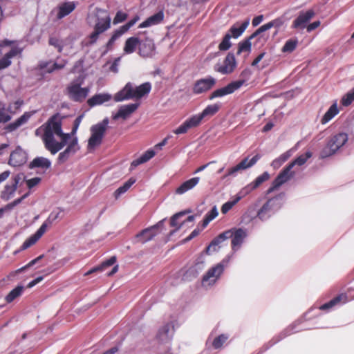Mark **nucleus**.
<instances>
[{
	"instance_id": "nucleus-25",
	"label": "nucleus",
	"mask_w": 354,
	"mask_h": 354,
	"mask_svg": "<svg viewBox=\"0 0 354 354\" xmlns=\"http://www.w3.org/2000/svg\"><path fill=\"white\" fill-rule=\"evenodd\" d=\"M158 234V225H153L150 227L142 230L140 233L136 234L138 241L145 243L152 240Z\"/></svg>"
},
{
	"instance_id": "nucleus-22",
	"label": "nucleus",
	"mask_w": 354,
	"mask_h": 354,
	"mask_svg": "<svg viewBox=\"0 0 354 354\" xmlns=\"http://www.w3.org/2000/svg\"><path fill=\"white\" fill-rule=\"evenodd\" d=\"M61 210L53 211L47 218V219L42 223L40 227L35 233L39 239L45 234L48 228L50 227L53 222H55L59 217Z\"/></svg>"
},
{
	"instance_id": "nucleus-24",
	"label": "nucleus",
	"mask_w": 354,
	"mask_h": 354,
	"mask_svg": "<svg viewBox=\"0 0 354 354\" xmlns=\"http://www.w3.org/2000/svg\"><path fill=\"white\" fill-rule=\"evenodd\" d=\"M349 300H350V299L348 298V297L346 292L341 293V294L337 295L336 297H335L333 299H332L329 301L320 306L319 309L322 310H328L336 306L344 304L347 303Z\"/></svg>"
},
{
	"instance_id": "nucleus-33",
	"label": "nucleus",
	"mask_w": 354,
	"mask_h": 354,
	"mask_svg": "<svg viewBox=\"0 0 354 354\" xmlns=\"http://www.w3.org/2000/svg\"><path fill=\"white\" fill-rule=\"evenodd\" d=\"M199 177H194L183 183L176 190L178 194H183L194 188L199 182Z\"/></svg>"
},
{
	"instance_id": "nucleus-52",
	"label": "nucleus",
	"mask_w": 354,
	"mask_h": 354,
	"mask_svg": "<svg viewBox=\"0 0 354 354\" xmlns=\"http://www.w3.org/2000/svg\"><path fill=\"white\" fill-rule=\"evenodd\" d=\"M79 149L80 147L78 146L77 138H73V140L69 142L67 147L66 148V150L68 151L71 154L75 153Z\"/></svg>"
},
{
	"instance_id": "nucleus-42",
	"label": "nucleus",
	"mask_w": 354,
	"mask_h": 354,
	"mask_svg": "<svg viewBox=\"0 0 354 354\" xmlns=\"http://www.w3.org/2000/svg\"><path fill=\"white\" fill-rule=\"evenodd\" d=\"M28 196V193L24 194L20 198H18L14 200L12 202L8 203L3 207L0 208V218H1L3 216V214L6 211H9L12 209L15 206L20 204L27 196Z\"/></svg>"
},
{
	"instance_id": "nucleus-58",
	"label": "nucleus",
	"mask_w": 354,
	"mask_h": 354,
	"mask_svg": "<svg viewBox=\"0 0 354 354\" xmlns=\"http://www.w3.org/2000/svg\"><path fill=\"white\" fill-rule=\"evenodd\" d=\"M41 181V178L39 177H35L26 180L27 187L29 189L33 188L35 186L37 185Z\"/></svg>"
},
{
	"instance_id": "nucleus-16",
	"label": "nucleus",
	"mask_w": 354,
	"mask_h": 354,
	"mask_svg": "<svg viewBox=\"0 0 354 354\" xmlns=\"http://www.w3.org/2000/svg\"><path fill=\"white\" fill-rule=\"evenodd\" d=\"M226 232H230L232 236L230 237L232 239L231 245L232 249L234 252L238 250L243 243L244 239L247 236V232L245 230L242 228H232Z\"/></svg>"
},
{
	"instance_id": "nucleus-35",
	"label": "nucleus",
	"mask_w": 354,
	"mask_h": 354,
	"mask_svg": "<svg viewBox=\"0 0 354 354\" xmlns=\"http://www.w3.org/2000/svg\"><path fill=\"white\" fill-rule=\"evenodd\" d=\"M116 262V257L115 256L111 257L109 259L103 261L100 265L95 266L84 274V276H88L92 273L97 272H102L106 268L113 266Z\"/></svg>"
},
{
	"instance_id": "nucleus-61",
	"label": "nucleus",
	"mask_w": 354,
	"mask_h": 354,
	"mask_svg": "<svg viewBox=\"0 0 354 354\" xmlns=\"http://www.w3.org/2000/svg\"><path fill=\"white\" fill-rule=\"evenodd\" d=\"M70 156H71V153L65 149L64 151L61 152L59 154L58 161L61 163H63L68 159Z\"/></svg>"
},
{
	"instance_id": "nucleus-18",
	"label": "nucleus",
	"mask_w": 354,
	"mask_h": 354,
	"mask_svg": "<svg viewBox=\"0 0 354 354\" xmlns=\"http://www.w3.org/2000/svg\"><path fill=\"white\" fill-rule=\"evenodd\" d=\"M27 161V153L21 147H18L10 156L8 164L12 167H20Z\"/></svg>"
},
{
	"instance_id": "nucleus-34",
	"label": "nucleus",
	"mask_w": 354,
	"mask_h": 354,
	"mask_svg": "<svg viewBox=\"0 0 354 354\" xmlns=\"http://www.w3.org/2000/svg\"><path fill=\"white\" fill-rule=\"evenodd\" d=\"M140 39L136 37H131L128 38L124 44L123 48L125 54H131L134 53L136 48L139 47Z\"/></svg>"
},
{
	"instance_id": "nucleus-38",
	"label": "nucleus",
	"mask_w": 354,
	"mask_h": 354,
	"mask_svg": "<svg viewBox=\"0 0 354 354\" xmlns=\"http://www.w3.org/2000/svg\"><path fill=\"white\" fill-rule=\"evenodd\" d=\"M156 153L152 149H149L146 151L142 156H140L137 159L134 160L131 166L136 167L139 165L143 164L149 161L151 158H152L155 156Z\"/></svg>"
},
{
	"instance_id": "nucleus-64",
	"label": "nucleus",
	"mask_w": 354,
	"mask_h": 354,
	"mask_svg": "<svg viewBox=\"0 0 354 354\" xmlns=\"http://www.w3.org/2000/svg\"><path fill=\"white\" fill-rule=\"evenodd\" d=\"M291 151L288 150L282 153L281 155H280V156L278 157V158L281 161V162L283 164L286 160H288V159L291 156Z\"/></svg>"
},
{
	"instance_id": "nucleus-56",
	"label": "nucleus",
	"mask_w": 354,
	"mask_h": 354,
	"mask_svg": "<svg viewBox=\"0 0 354 354\" xmlns=\"http://www.w3.org/2000/svg\"><path fill=\"white\" fill-rule=\"evenodd\" d=\"M284 17H280L270 21L271 28H279L284 24Z\"/></svg>"
},
{
	"instance_id": "nucleus-47",
	"label": "nucleus",
	"mask_w": 354,
	"mask_h": 354,
	"mask_svg": "<svg viewBox=\"0 0 354 354\" xmlns=\"http://www.w3.org/2000/svg\"><path fill=\"white\" fill-rule=\"evenodd\" d=\"M252 38H250V36L245 39V40L239 43L238 45V50L237 54L239 55L242 52H250L251 50V42L250 40Z\"/></svg>"
},
{
	"instance_id": "nucleus-3",
	"label": "nucleus",
	"mask_w": 354,
	"mask_h": 354,
	"mask_svg": "<svg viewBox=\"0 0 354 354\" xmlns=\"http://www.w3.org/2000/svg\"><path fill=\"white\" fill-rule=\"evenodd\" d=\"M151 89V85L149 82H145L135 88L131 83L129 82L115 95L114 100L115 102H121L129 99H140L148 95Z\"/></svg>"
},
{
	"instance_id": "nucleus-2",
	"label": "nucleus",
	"mask_w": 354,
	"mask_h": 354,
	"mask_svg": "<svg viewBox=\"0 0 354 354\" xmlns=\"http://www.w3.org/2000/svg\"><path fill=\"white\" fill-rule=\"evenodd\" d=\"M220 109L221 105L219 104H209L201 113L194 115L186 120L173 132L177 135L186 133L189 129L198 127L203 118L215 115Z\"/></svg>"
},
{
	"instance_id": "nucleus-48",
	"label": "nucleus",
	"mask_w": 354,
	"mask_h": 354,
	"mask_svg": "<svg viewBox=\"0 0 354 354\" xmlns=\"http://www.w3.org/2000/svg\"><path fill=\"white\" fill-rule=\"evenodd\" d=\"M39 239L38 236L35 234L31 235L29 238H28L22 244L20 248L21 250H25L32 245H35L37 241Z\"/></svg>"
},
{
	"instance_id": "nucleus-1",
	"label": "nucleus",
	"mask_w": 354,
	"mask_h": 354,
	"mask_svg": "<svg viewBox=\"0 0 354 354\" xmlns=\"http://www.w3.org/2000/svg\"><path fill=\"white\" fill-rule=\"evenodd\" d=\"M87 24L93 29L87 37L88 45H93L100 36L111 28V18L106 10L97 8L88 15Z\"/></svg>"
},
{
	"instance_id": "nucleus-43",
	"label": "nucleus",
	"mask_w": 354,
	"mask_h": 354,
	"mask_svg": "<svg viewBox=\"0 0 354 354\" xmlns=\"http://www.w3.org/2000/svg\"><path fill=\"white\" fill-rule=\"evenodd\" d=\"M9 113H12L10 106L6 109L5 104L0 101V123H6L11 120L12 117Z\"/></svg>"
},
{
	"instance_id": "nucleus-9",
	"label": "nucleus",
	"mask_w": 354,
	"mask_h": 354,
	"mask_svg": "<svg viewBox=\"0 0 354 354\" xmlns=\"http://www.w3.org/2000/svg\"><path fill=\"white\" fill-rule=\"evenodd\" d=\"M294 175L295 172L292 171L291 169L287 165L272 181L271 186L266 191V194H270L277 189L283 184L292 178Z\"/></svg>"
},
{
	"instance_id": "nucleus-5",
	"label": "nucleus",
	"mask_w": 354,
	"mask_h": 354,
	"mask_svg": "<svg viewBox=\"0 0 354 354\" xmlns=\"http://www.w3.org/2000/svg\"><path fill=\"white\" fill-rule=\"evenodd\" d=\"M109 119L104 118L102 122L93 125L91 128V136L88 141V149L91 150L100 145L107 129Z\"/></svg>"
},
{
	"instance_id": "nucleus-55",
	"label": "nucleus",
	"mask_w": 354,
	"mask_h": 354,
	"mask_svg": "<svg viewBox=\"0 0 354 354\" xmlns=\"http://www.w3.org/2000/svg\"><path fill=\"white\" fill-rule=\"evenodd\" d=\"M271 28L270 22L261 26L257 30H255L251 35L250 38H254L263 32H265Z\"/></svg>"
},
{
	"instance_id": "nucleus-63",
	"label": "nucleus",
	"mask_w": 354,
	"mask_h": 354,
	"mask_svg": "<svg viewBox=\"0 0 354 354\" xmlns=\"http://www.w3.org/2000/svg\"><path fill=\"white\" fill-rule=\"evenodd\" d=\"M170 330V324H167L165 326H163L159 330L158 335L161 336H168V333Z\"/></svg>"
},
{
	"instance_id": "nucleus-20",
	"label": "nucleus",
	"mask_w": 354,
	"mask_h": 354,
	"mask_svg": "<svg viewBox=\"0 0 354 354\" xmlns=\"http://www.w3.org/2000/svg\"><path fill=\"white\" fill-rule=\"evenodd\" d=\"M314 15L315 12L313 10L301 12L299 16L292 22V28L296 29L305 28L306 27V24L314 17Z\"/></svg>"
},
{
	"instance_id": "nucleus-15",
	"label": "nucleus",
	"mask_w": 354,
	"mask_h": 354,
	"mask_svg": "<svg viewBox=\"0 0 354 354\" xmlns=\"http://www.w3.org/2000/svg\"><path fill=\"white\" fill-rule=\"evenodd\" d=\"M236 66V62L235 57L233 53H229L225 57L223 64L222 65L216 64L215 66V71L223 74L232 73Z\"/></svg>"
},
{
	"instance_id": "nucleus-41",
	"label": "nucleus",
	"mask_w": 354,
	"mask_h": 354,
	"mask_svg": "<svg viewBox=\"0 0 354 354\" xmlns=\"http://www.w3.org/2000/svg\"><path fill=\"white\" fill-rule=\"evenodd\" d=\"M245 195L241 194V190L235 196L234 198L232 201H227L224 203L221 207V212L223 214H226L228 212L234 205H235L241 198L245 197Z\"/></svg>"
},
{
	"instance_id": "nucleus-28",
	"label": "nucleus",
	"mask_w": 354,
	"mask_h": 354,
	"mask_svg": "<svg viewBox=\"0 0 354 354\" xmlns=\"http://www.w3.org/2000/svg\"><path fill=\"white\" fill-rule=\"evenodd\" d=\"M231 236L232 234L230 232L225 231L220 234L212 241L209 246L207 248V253L211 254L213 252L217 251L220 248L219 245L224 241L230 239Z\"/></svg>"
},
{
	"instance_id": "nucleus-45",
	"label": "nucleus",
	"mask_w": 354,
	"mask_h": 354,
	"mask_svg": "<svg viewBox=\"0 0 354 354\" xmlns=\"http://www.w3.org/2000/svg\"><path fill=\"white\" fill-rule=\"evenodd\" d=\"M135 182L136 179L133 178H129L122 186H120L115 191V196L117 198L121 194L125 193L135 183Z\"/></svg>"
},
{
	"instance_id": "nucleus-19",
	"label": "nucleus",
	"mask_w": 354,
	"mask_h": 354,
	"mask_svg": "<svg viewBox=\"0 0 354 354\" xmlns=\"http://www.w3.org/2000/svg\"><path fill=\"white\" fill-rule=\"evenodd\" d=\"M270 178V176L268 171H264L262 174L259 176L254 180L252 183H249L244 187H243L241 190V194L243 195L247 196L253 190L257 189L260 187L264 182L268 180Z\"/></svg>"
},
{
	"instance_id": "nucleus-37",
	"label": "nucleus",
	"mask_w": 354,
	"mask_h": 354,
	"mask_svg": "<svg viewBox=\"0 0 354 354\" xmlns=\"http://www.w3.org/2000/svg\"><path fill=\"white\" fill-rule=\"evenodd\" d=\"M111 100V95L106 93L96 94L92 97L89 98L87 101L88 106H94L96 105L102 104L104 102H108Z\"/></svg>"
},
{
	"instance_id": "nucleus-49",
	"label": "nucleus",
	"mask_w": 354,
	"mask_h": 354,
	"mask_svg": "<svg viewBox=\"0 0 354 354\" xmlns=\"http://www.w3.org/2000/svg\"><path fill=\"white\" fill-rule=\"evenodd\" d=\"M297 39H288L286 41L285 44L282 48V52L283 53H291L296 48L297 46Z\"/></svg>"
},
{
	"instance_id": "nucleus-46",
	"label": "nucleus",
	"mask_w": 354,
	"mask_h": 354,
	"mask_svg": "<svg viewBox=\"0 0 354 354\" xmlns=\"http://www.w3.org/2000/svg\"><path fill=\"white\" fill-rule=\"evenodd\" d=\"M23 287L22 286H17L13 290H12L8 295L6 297V301L7 303H11L16 298L19 297L22 292H23Z\"/></svg>"
},
{
	"instance_id": "nucleus-26",
	"label": "nucleus",
	"mask_w": 354,
	"mask_h": 354,
	"mask_svg": "<svg viewBox=\"0 0 354 354\" xmlns=\"http://www.w3.org/2000/svg\"><path fill=\"white\" fill-rule=\"evenodd\" d=\"M21 53V48L19 47L12 48L9 52L6 53L4 56L0 59V71L9 67L12 64L11 59L17 55H20Z\"/></svg>"
},
{
	"instance_id": "nucleus-6",
	"label": "nucleus",
	"mask_w": 354,
	"mask_h": 354,
	"mask_svg": "<svg viewBox=\"0 0 354 354\" xmlns=\"http://www.w3.org/2000/svg\"><path fill=\"white\" fill-rule=\"evenodd\" d=\"M347 141L348 135L346 133H339L334 135L328 140L326 147L323 149L322 156L325 158L333 155Z\"/></svg>"
},
{
	"instance_id": "nucleus-23",
	"label": "nucleus",
	"mask_w": 354,
	"mask_h": 354,
	"mask_svg": "<svg viewBox=\"0 0 354 354\" xmlns=\"http://www.w3.org/2000/svg\"><path fill=\"white\" fill-rule=\"evenodd\" d=\"M61 210L53 211L47 218V219L42 223L40 227L35 233L39 239L45 234L48 228L50 227L53 222H55L59 217Z\"/></svg>"
},
{
	"instance_id": "nucleus-7",
	"label": "nucleus",
	"mask_w": 354,
	"mask_h": 354,
	"mask_svg": "<svg viewBox=\"0 0 354 354\" xmlns=\"http://www.w3.org/2000/svg\"><path fill=\"white\" fill-rule=\"evenodd\" d=\"M89 93L88 88H82L81 83L71 82L66 88V94L73 102H82Z\"/></svg>"
},
{
	"instance_id": "nucleus-8",
	"label": "nucleus",
	"mask_w": 354,
	"mask_h": 354,
	"mask_svg": "<svg viewBox=\"0 0 354 354\" xmlns=\"http://www.w3.org/2000/svg\"><path fill=\"white\" fill-rule=\"evenodd\" d=\"M21 180V174L12 177L10 181L6 183L0 192V198L3 201H8L15 196L18 184Z\"/></svg>"
},
{
	"instance_id": "nucleus-32",
	"label": "nucleus",
	"mask_w": 354,
	"mask_h": 354,
	"mask_svg": "<svg viewBox=\"0 0 354 354\" xmlns=\"http://www.w3.org/2000/svg\"><path fill=\"white\" fill-rule=\"evenodd\" d=\"M249 23V19H246L241 24H239L238 23H236L230 28L227 34L230 35L231 38L233 37L234 39H236L243 33V32L248 26Z\"/></svg>"
},
{
	"instance_id": "nucleus-59",
	"label": "nucleus",
	"mask_w": 354,
	"mask_h": 354,
	"mask_svg": "<svg viewBox=\"0 0 354 354\" xmlns=\"http://www.w3.org/2000/svg\"><path fill=\"white\" fill-rule=\"evenodd\" d=\"M119 37V36L117 35L115 32H113V35H111V38L108 41V42L106 44V47L107 50H111L113 48V46L115 41V40Z\"/></svg>"
},
{
	"instance_id": "nucleus-4",
	"label": "nucleus",
	"mask_w": 354,
	"mask_h": 354,
	"mask_svg": "<svg viewBox=\"0 0 354 354\" xmlns=\"http://www.w3.org/2000/svg\"><path fill=\"white\" fill-rule=\"evenodd\" d=\"M62 117L59 113H56L51 116L47 122L42 125L44 134L42 136V140L44 145L46 143L48 144L52 142V138L54 135L61 133L62 129Z\"/></svg>"
},
{
	"instance_id": "nucleus-60",
	"label": "nucleus",
	"mask_w": 354,
	"mask_h": 354,
	"mask_svg": "<svg viewBox=\"0 0 354 354\" xmlns=\"http://www.w3.org/2000/svg\"><path fill=\"white\" fill-rule=\"evenodd\" d=\"M49 44L56 47L58 51L61 53L62 51V46L59 44V40L55 37H50L49 39Z\"/></svg>"
},
{
	"instance_id": "nucleus-62",
	"label": "nucleus",
	"mask_w": 354,
	"mask_h": 354,
	"mask_svg": "<svg viewBox=\"0 0 354 354\" xmlns=\"http://www.w3.org/2000/svg\"><path fill=\"white\" fill-rule=\"evenodd\" d=\"M82 118H83V115H79L78 117H77L76 119L75 120V121L73 122V129L71 131L72 134H75L76 133V131L82 122Z\"/></svg>"
},
{
	"instance_id": "nucleus-21",
	"label": "nucleus",
	"mask_w": 354,
	"mask_h": 354,
	"mask_svg": "<svg viewBox=\"0 0 354 354\" xmlns=\"http://www.w3.org/2000/svg\"><path fill=\"white\" fill-rule=\"evenodd\" d=\"M140 103H131L121 106L118 112L113 116V119L118 120L122 118L123 120H126L138 109Z\"/></svg>"
},
{
	"instance_id": "nucleus-54",
	"label": "nucleus",
	"mask_w": 354,
	"mask_h": 354,
	"mask_svg": "<svg viewBox=\"0 0 354 354\" xmlns=\"http://www.w3.org/2000/svg\"><path fill=\"white\" fill-rule=\"evenodd\" d=\"M127 18V14L122 11H118L113 19V24H118L125 21Z\"/></svg>"
},
{
	"instance_id": "nucleus-10",
	"label": "nucleus",
	"mask_w": 354,
	"mask_h": 354,
	"mask_svg": "<svg viewBox=\"0 0 354 354\" xmlns=\"http://www.w3.org/2000/svg\"><path fill=\"white\" fill-rule=\"evenodd\" d=\"M244 83L245 80H243L232 82L227 86L214 91L209 96V99L213 100L216 97H221L226 95L232 94L235 91L240 88Z\"/></svg>"
},
{
	"instance_id": "nucleus-40",
	"label": "nucleus",
	"mask_w": 354,
	"mask_h": 354,
	"mask_svg": "<svg viewBox=\"0 0 354 354\" xmlns=\"http://www.w3.org/2000/svg\"><path fill=\"white\" fill-rule=\"evenodd\" d=\"M313 153L310 151H306V153L299 156L293 161L290 162L288 166L292 169L295 165L302 166L312 157Z\"/></svg>"
},
{
	"instance_id": "nucleus-36",
	"label": "nucleus",
	"mask_w": 354,
	"mask_h": 354,
	"mask_svg": "<svg viewBox=\"0 0 354 354\" xmlns=\"http://www.w3.org/2000/svg\"><path fill=\"white\" fill-rule=\"evenodd\" d=\"M75 3L73 1L65 2L59 7L57 18L62 19L71 13L75 8Z\"/></svg>"
},
{
	"instance_id": "nucleus-27",
	"label": "nucleus",
	"mask_w": 354,
	"mask_h": 354,
	"mask_svg": "<svg viewBox=\"0 0 354 354\" xmlns=\"http://www.w3.org/2000/svg\"><path fill=\"white\" fill-rule=\"evenodd\" d=\"M32 113L30 112H25L21 117L17 119L13 122L7 124L4 128L5 133H10L16 131L23 124H26L31 117Z\"/></svg>"
},
{
	"instance_id": "nucleus-17",
	"label": "nucleus",
	"mask_w": 354,
	"mask_h": 354,
	"mask_svg": "<svg viewBox=\"0 0 354 354\" xmlns=\"http://www.w3.org/2000/svg\"><path fill=\"white\" fill-rule=\"evenodd\" d=\"M156 50L153 40L149 37L140 39L138 54L142 57H151L154 55Z\"/></svg>"
},
{
	"instance_id": "nucleus-29",
	"label": "nucleus",
	"mask_w": 354,
	"mask_h": 354,
	"mask_svg": "<svg viewBox=\"0 0 354 354\" xmlns=\"http://www.w3.org/2000/svg\"><path fill=\"white\" fill-rule=\"evenodd\" d=\"M279 198H281V195L277 196L268 200L267 202L258 211L257 217L261 221L266 219L269 216L267 215L268 212H269L272 208L277 205L276 202L279 200Z\"/></svg>"
},
{
	"instance_id": "nucleus-50",
	"label": "nucleus",
	"mask_w": 354,
	"mask_h": 354,
	"mask_svg": "<svg viewBox=\"0 0 354 354\" xmlns=\"http://www.w3.org/2000/svg\"><path fill=\"white\" fill-rule=\"evenodd\" d=\"M230 36L227 33L223 37L221 42L218 45V49L221 51H225L230 48L232 46V43L230 42Z\"/></svg>"
},
{
	"instance_id": "nucleus-12",
	"label": "nucleus",
	"mask_w": 354,
	"mask_h": 354,
	"mask_svg": "<svg viewBox=\"0 0 354 354\" xmlns=\"http://www.w3.org/2000/svg\"><path fill=\"white\" fill-rule=\"evenodd\" d=\"M57 136L60 138V142L56 141L53 137L52 138V142H50L48 144L46 143L44 145L45 148L53 155L63 149L71 138V134L63 133L62 129L61 130V133H57Z\"/></svg>"
},
{
	"instance_id": "nucleus-39",
	"label": "nucleus",
	"mask_w": 354,
	"mask_h": 354,
	"mask_svg": "<svg viewBox=\"0 0 354 354\" xmlns=\"http://www.w3.org/2000/svg\"><path fill=\"white\" fill-rule=\"evenodd\" d=\"M339 113V109L337 108V103H334L332 104L328 110L324 115L322 118L321 119V123L322 124H325L328 122L332 118H333L336 115Z\"/></svg>"
},
{
	"instance_id": "nucleus-14",
	"label": "nucleus",
	"mask_w": 354,
	"mask_h": 354,
	"mask_svg": "<svg viewBox=\"0 0 354 354\" xmlns=\"http://www.w3.org/2000/svg\"><path fill=\"white\" fill-rule=\"evenodd\" d=\"M216 82V80L211 76L198 80L193 86L192 92L196 95L205 93L213 88Z\"/></svg>"
},
{
	"instance_id": "nucleus-11",
	"label": "nucleus",
	"mask_w": 354,
	"mask_h": 354,
	"mask_svg": "<svg viewBox=\"0 0 354 354\" xmlns=\"http://www.w3.org/2000/svg\"><path fill=\"white\" fill-rule=\"evenodd\" d=\"M224 261L218 263L215 266L212 267L208 270L206 274L203 277V285H212L219 278L224 270Z\"/></svg>"
},
{
	"instance_id": "nucleus-44",
	"label": "nucleus",
	"mask_w": 354,
	"mask_h": 354,
	"mask_svg": "<svg viewBox=\"0 0 354 354\" xmlns=\"http://www.w3.org/2000/svg\"><path fill=\"white\" fill-rule=\"evenodd\" d=\"M188 212H190V211L189 210L183 211V212L176 213L171 216V218L170 219V225L171 227H176V229L171 232V234H173V233L176 232L177 230H178L184 223V222H183L181 223H178L177 220L180 217L184 216L185 214H186Z\"/></svg>"
},
{
	"instance_id": "nucleus-31",
	"label": "nucleus",
	"mask_w": 354,
	"mask_h": 354,
	"mask_svg": "<svg viewBox=\"0 0 354 354\" xmlns=\"http://www.w3.org/2000/svg\"><path fill=\"white\" fill-rule=\"evenodd\" d=\"M164 19V12L162 10H160L152 16L148 17L146 20H145L142 23H141L138 28H144L147 27H149L153 25H157L160 24Z\"/></svg>"
},
{
	"instance_id": "nucleus-30",
	"label": "nucleus",
	"mask_w": 354,
	"mask_h": 354,
	"mask_svg": "<svg viewBox=\"0 0 354 354\" xmlns=\"http://www.w3.org/2000/svg\"><path fill=\"white\" fill-rule=\"evenodd\" d=\"M51 167V162L49 159L44 157H36L29 164L28 167L30 169L39 168L46 171Z\"/></svg>"
},
{
	"instance_id": "nucleus-57",
	"label": "nucleus",
	"mask_w": 354,
	"mask_h": 354,
	"mask_svg": "<svg viewBox=\"0 0 354 354\" xmlns=\"http://www.w3.org/2000/svg\"><path fill=\"white\" fill-rule=\"evenodd\" d=\"M44 257V255L41 254L40 256H39L38 257L35 258V259L30 261L28 264H26V266H23L22 268H19L17 272H22L25 270H26L27 268L34 266L35 264H36L37 262H39L41 259H42Z\"/></svg>"
},
{
	"instance_id": "nucleus-53",
	"label": "nucleus",
	"mask_w": 354,
	"mask_h": 354,
	"mask_svg": "<svg viewBox=\"0 0 354 354\" xmlns=\"http://www.w3.org/2000/svg\"><path fill=\"white\" fill-rule=\"evenodd\" d=\"M227 339V337L226 335L223 334L218 335L214 339L212 346L216 349L219 348L223 346Z\"/></svg>"
},
{
	"instance_id": "nucleus-13",
	"label": "nucleus",
	"mask_w": 354,
	"mask_h": 354,
	"mask_svg": "<svg viewBox=\"0 0 354 354\" xmlns=\"http://www.w3.org/2000/svg\"><path fill=\"white\" fill-rule=\"evenodd\" d=\"M260 158L261 156L259 154L255 155L250 160H248V158H245L236 166L230 168L227 170V174L223 176V178L229 176H234L237 172L252 167Z\"/></svg>"
},
{
	"instance_id": "nucleus-51",
	"label": "nucleus",
	"mask_w": 354,
	"mask_h": 354,
	"mask_svg": "<svg viewBox=\"0 0 354 354\" xmlns=\"http://www.w3.org/2000/svg\"><path fill=\"white\" fill-rule=\"evenodd\" d=\"M354 101V88L345 94L342 98L341 103L343 106H348Z\"/></svg>"
}]
</instances>
